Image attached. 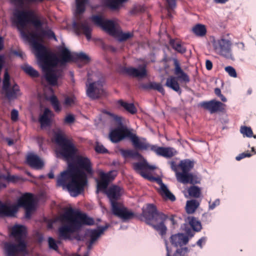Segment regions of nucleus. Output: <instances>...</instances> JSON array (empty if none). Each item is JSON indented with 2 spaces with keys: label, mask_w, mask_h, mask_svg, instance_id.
<instances>
[{
  "label": "nucleus",
  "mask_w": 256,
  "mask_h": 256,
  "mask_svg": "<svg viewBox=\"0 0 256 256\" xmlns=\"http://www.w3.org/2000/svg\"><path fill=\"white\" fill-rule=\"evenodd\" d=\"M74 162L79 170L81 169L88 174H93L92 164L90 158L82 156H76Z\"/></svg>",
  "instance_id": "18"
},
{
  "label": "nucleus",
  "mask_w": 256,
  "mask_h": 256,
  "mask_svg": "<svg viewBox=\"0 0 256 256\" xmlns=\"http://www.w3.org/2000/svg\"><path fill=\"white\" fill-rule=\"evenodd\" d=\"M51 110L46 108L44 110L43 114L40 116L39 121L42 128L50 125V120L48 118V115L51 114Z\"/></svg>",
  "instance_id": "35"
},
{
  "label": "nucleus",
  "mask_w": 256,
  "mask_h": 256,
  "mask_svg": "<svg viewBox=\"0 0 256 256\" xmlns=\"http://www.w3.org/2000/svg\"><path fill=\"white\" fill-rule=\"evenodd\" d=\"M168 219L170 220L173 226H174L176 224V222L174 220V215H172L170 218L168 217Z\"/></svg>",
  "instance_id": "62"
},
{
  "label": "nucleus",
  "mask_w": 256,
  "mask_h": 256,
  "mask_svg": "<svg viewBox=\"0 0 256 256\" xmlns=\"http://www.w3.org/2000/svg\"><path fill=\"white\" fill-rule=\"evenodd\" d=\"M5 97L8 100L16 99L18 96L20 95V90L18 86L15 84L11 88L3 91Z\"/></svg>",
  "instance_id": "28"
},
{
  "label": "nucleus",
  "mask_w": 256,
  "mask_h": 256,
  "mask_svg": "<svg viewBox=\"0 0 256 256\" xmlns=\"http://www.w3.org/2000/svg\"><path fill=\"white\" fill-rule=\"evenodd\" d=\"M87 183L86 174L79 170L74 162H69L68 169L60 172L56 178V186L68 190L74 196L84 191Z\"/></svg>",
  "instance_id": "4"
},
{
  "label": "nucleus",
  "mask_w": 256,
  "mask_h": 256,
  "mask_svg": "<svg viewBox=\"0 0 256 256\" xmlns=\"http://www.w3.org/2000/svg\"><path fill=\"white\" fill-rule=\"evenodd\" d=\"M26 162L31 168L36 170L42 168L44 166L43 161L38 156L34 154H30L27 156Z\"/></svg>",
  "instance_id": "24"
},
{
  "label": "nucleus",
  "mask_w": 256,
  "mask_h": 256,
  "mask_svg": "<svg viewBox=\"0 0 256 256\" xmlns=\"http://www.w3.org/2000/svg\"><path fill=\"white\" fill-rule=\"evenodd\" d=\"M212 44L214 52L225 58H230L231 56V42L224 38L214 40Z\"/></svg>",
  "instance_id": "13"
},
{
  "label": "nucleus",
  "mask_w": 256,
  "mask_h": 256,
  "mask_svg": "<svg viewBox=\"0 0 256 256\" xmlns=\"http://www.w3.org/2000/svg\"><path fill=\"white\" fill-rule=\"evenodd\" d=\"M199 202L196 200H188L186 204V211L188 214L194 213L199 206Z\"/></svg>",
  "instance_id": "38"
},
{
  "label": "nucleus",
  "mask_w": 256,
  "mask_h": 256,
  "mask_svg": "<svg viewBox=\"0 0 256 256\" xmlns=\"http://www.w3.org/2000/svg\"><path fill=\"white\" fill-rule=\"evenodd\" d=\"M214 93L218 96H220L222 94L221 90L219 88H216L214 89Z\"/></svg>",
  "instance_id": "64"
},
{
  "label": "nucleus",
  "mask_w": 256,
  "mask_h": 256,
  "mask_svg": "<svg viewBox=\"0 0 256 256\" xmlns=\"http://www.w3.org/2000/svg\"><path fill=\"white\" fill-rule=\"evenodd\" d=\"M220 204V200L218 199L216 200L213 202H209V208L210 210H214L216 206H218Z\"/></svg>",
  "instance_id": "58"
},
{
  "label": "nucleus",
  "mask_w": 256,
  "mask_h": 256,
  "mask_svg": "<svg viewBox=\"0 0 256 256\" xmlns=\"http://www.w3.org/2000/svg\"><path fill=\"white\" fill-rule=\"evenodd\" d=\"M35 48L37 52L40 66L44 72L46 80L51 86L57 84L58 80L62 76V72L60 70H54L58 64V58L54 55L47 52L46 47L42 44H38L34 41Z\"/></svg>",
  "instance_id": "5"
},
{
  "label": "nucleus",
  "mask_w": 256,
  "mask_h": 256,
  "mask_svg": "<svg viewBox=\"0 0 256 256\" xmlns=\"http://www.w3.org/2000/svg\"><path fill=\"white\" fill-rule=\"evenodd\" d=\"M142 215L146 223L151 226L161 236L166 234L168 228L165 222L168 218V215L158 211L153 204H146V207L142 208Z\"/></svg>",
  "instance_id": "6"
},
{
  "label": "nucleus",
  "mask_w": 256,
  "mask_h": 256,
  "mask_svg": "<svg viewBox=\"0 0 256 256\" xmlns=\"http://www.w3.org/2000/svg\"><path fill=\"white\" fill-rule=\"evenodd\" d=\"M156 180H158L160 183V193L162 196H164L168 199L173 202L176 200L174 196L170 192L166 186L162 182V180L160 179H156Z\"/></svg>",
  "instance_id": "34"
},
{
  "label": "nucleus",
  "mask_w": 256,
  "mask_h": 256,
  "mask_svg": "<svg viewBox=\"0 0 256 256\" xmlns=\"http://www.w3.org/2000/svg\"><path fill=\"white\" fill-rule=\"evenodd\" d=\"M14 6L20 8L24 7L28 10H20L14 14V22L22 36L35 48L34 41L38 44L45 37L56 39L54 33L50 29L42 28L44 24L42 16L36 14L34 10H30L31 4L41 2L44 0H10Z\"/></svg>",
  "instance_id": "1"
},
{
  "label": "nucleus",
  "mask_w": 256,
  "mask_h": 256,
  "mask_svg": "<svg viewBox=\"0 0 256 256\" xmlns=\"http://www.w3.org/2000/svg\"><path fill=\"white\" fill-rule=\"evenodd\" d=\"M122 71L124 73L133 78H144L147 75L146 64L140 66L138 68L133 67H124Z\"/></svg>",
  "instance_id": "20"
},
{
  "label": "nucleus",
  "mask_w": 256,
  "mask_h": 256,
  "mask_svg": "<svg viewBox=\"0 0 256 256\" xmlns=\"http://www.w3.org/2000/svg\"><path fill=\"white\" fill-rule=\"evenodd\" d=\"M225 70L226 72H227L228 74L233 78H236L237 76V74L236 72V71L235 69L231 66H228L225 68Z\"/></svg>",
  "instance_id": "52"
},
{
  "label": "nucleus",
  "mask_w": 256,
  "mask_h": 256,
  "mask_svg": "<svg viewBox=\"0 0 256 256\" xmlns=\"http://www.w3.org/2000/svg\"><path fill=\"white\" fill-rule=\"evenodd\" d=\"M18 112L15 109H13L11 112V119L13 121H16L18 119Z\"/></svg>",
  "instance_id": "57"
},
{
  "label": "nucleus",
  "mask_w": 256,
  "mask_h": 256,
  "mask_svg": "<svg viewBox=\"0 0 256 256\" xmlns=\"http://www.w3.org/2000/svg\"><path fill=\"white\" fill-rule=\"evenodd\" d=\"M74 60H80L87 64L90 62V58L85 53L80 52L74 54Z\"/></svg>",
  "instance_id": "43"
},
{
  "label": "nucleus",
  "mask_w": 256,
  "mask_h": 256,
  "mask_svg": "<svg viewBox=\"0 0 256 256\" xmlns=\"http://www.w3.org/2000/svg\"><path fill=\"white\" fill-rule=\"evenodd\" d=\"M104 113L109 116L120 126L112 130L109 134L110 140L117 143L126 138H129L134 147L139 150H150L158 156L169 158L176 154V150L171 147L158 146L150 144L146 138H140L136 134L132 133L126 126L122 125V118L108 111L104 110Z\"/></svg>",
  "instance_id": "2"
},
{
  "label": "nucleus",
  "mask_w": 256,
  "mask_h": 256,
  "mask_svg": "<svg viewBox=\"0 0 256 256\" xmlns=\"http://www.w3.org/2000/svg\"><path fill=\"white\" fill-rule=\"evenodd\" d=\"M240 132L248 137H252L253 134L252 128L246 126H242L240 128Z\"/></svg>",
  "instance_id": "47"
},
{
  "label": "nucleus",
  "mask_w": 256,
  "mask_h": 256,
  "mask_svg": "<svg viewBox=\"0 0 256 256\" xmlns=\"http://www.w3.org/2000/svg\"><path fill=\"white\" fill-rule=\"evenodd\" d=\"M58 50L60 58L58 59V62H60L62 64H64L74 60V54L72 55L70 51L66 48L61 46L58 48Z\"/></svg>",
  "instance_id": "25"
},
{
  "label": "nucleus",
  "mask_w": 256,
  "mask_h": 256,
  "mask_svg": "<svg viewBox=\"0 0 256 256\" xmlns=\"http://www.w3.org/2000/svg\"><path fill=\"white\" fill-rule=\"evenodd\" d=\"M170 163L171 168L176 172V176L178 182L184 184H200V178L196 174L190 172L195 164L194 160H180L178 164L174 161H172Z\"/></svg>",
  "instance_id": "7"
},
{
  "label": "nucleus",
  "mask_w": 256,
  "mask_h": 256,
  "mask_svg": "<svg viewBox=\"0 0 256 256\" xmlns=\"http://www.w3.org/2000/svg\"><path fill=\"white\" fill-rule=\"evenodd\" d=\"M128 0H106L105 5L112 10H117L120 6Z\"/></svg>",
  "instance_id": "37"
},
{
  "label": "nucleus",
  "mask_w": 256,
  "mask_h": 256,
  "mask_svg": "<svg viewBox=\"0 0 256 256\" xmlns=\"http://www.w3.org/2000/svg\"><path fill=\"white\" fill-rule=\"evenodd\" d=\"M188 252V248L186 247L181 248H178L176 250V252L180 255L184 256Z\"/></svg>",
  "instance_id": "56"
},
{
  "label": "nucleus",
  "mask_w": 256,
  "mask_h": 256,
  "mask_svg": "<svg viewBox=\"0 0 256 256\" xmlns=\"http://www.w3.org/2000/svg\"><path fill=\"white\" fill-rule=\"evenodd\" d=\"M86 95L92 100H96L104 95L103 84L97 81L86 84Z\"/></svg>",
  "instance_id": "14"
},
{
  "label": "nucleus",
  "mask_w": 256,
  "mask_h": 256,
  "mask_svg": "<svg viewBox=\"0 0 256 256\" xmlns=\"http://www.w3.org/2000/svg\"><path fill=\"white\" fill-rule=\"evenodd\" d=\"M116 176V172L114 171H110L107 173L102 171L100 172L99 173L100 180L97 183V190H106L110 182Z\"/></svg>",
  "instance_id": "17"
},
{
  "label": "nucleus",
  "mask_w": 256,
  "mask_h": 256,
  "mask_svg": "<svg viewBox=\"0 0 256 256\" xmlns=\"http://www.w3.org/2000/svg\"><path fill=\"white\" fill-rule=\"evenodd\" d=\"M94 24L100 27L110 35L114 36L118 30L114 22L112 20H104L100 15H92L90 18Z\"/></svg>",
  "instance_id": "12"
},
{
  "label": "nucleus",
  "mask_w": 256,
  "mask_h": 256,
  "mask_svg": "<svg viewBox=\"0 0 256 256\" xmlns=\"http://www.w3.org/2000/svg\"><path fill=\"white\" fill-rule=\"evenodd\" d=\"M141 87L146 90H156L161 93L162 95L165 94V90L160 83H156V82H150L146 84H142L141 86Z\"/></svg>",
  "instance_id": "29"
},
{
  "label": "nucleus",
  "mask_w": 256,
  "mask_h": 256,
  "mask_svg": "<svg viewBox=\"0 0 256 256\" xmlns=\"http://www.w3.org/2000/svg\"><path fill=\"white\" fill-rule=\"evenodd\" d=\"M192 32L198 37L204 36L207 32L206 26L201 24H195L192 29Z\"/></svg>",
  "instance_id": "31"
},
{
  "label": "nucleus",
  "mask_w": 256,
  "mask_h": 256,
  "mask_svg": "<svg viewBox=\"0 0 256 256\" xmlns=\"http://www.w3.org/2000/svg\"><path fill=\"white\" fill-rule=\"evenodd\" d=\"M114 36L118 38L119 41L124 42L134 36V34L132 32H124L122 31H117L116 34Z\"/></svg>",
  "instance_id": "41"
},
{
  "label": "nucleus",
  "mask_w": 256,
  "mask_h": 256,
  "mask_svg": "<svg viewBox=\"0 0 256 256\" xmlns=\"http://www.w3.org/2000/svg\"><path fill=\"white\" fill-rule=\"evenodd\" d=\"M188 192L190 196L198 198L200 196L201 190L198 186H193L188 188Z\"/></svg>",
  "instance_id": "44"
},
{
  "label": "nucleus",
  "mask_w": 256,
  "mask_h": 256,
  "mask_svg": "<svg viewBox=\"0 0 256 256\" xmlns=\"http://www.w3.org/2000/svg\"><path fill=\"white\" fill-rule=\"evenodd\" d=\"M10 76L7 71H6L4 74V78L2 82V90H7L8 88H10Z\"/></svg>",
  "instance_id": "45"
},
{
  "label": "nucleus",
  "mask_w": 256,
  "mask_h": 256,
  "mask_svg": "<svg viewBox=\"0 0 256 256\" xmlns=\"http://www.w3.org/2000/svg\"><path fill=\"white\" fill-rule=\"evenodd\" d=\"M24 71L32 78H38L40 76L38 72L34 70L32 66L26 64L22 67Z\"/></svg>",
  "instance_id": "40"
},
{
  "label": "nucleus",
  "mask_w": 256,
  "mask_h": 256,
  "mask_svg": "<svg viewBox=\"0 0 256 256\" xmlns=\"http://www.w3.org/2000/svg\"><path fill=\"white\" fill-rule=\"evenodd\" d=\"M76 98L74 96H66L64 98L63 104L66 106H72L75 104Z\"/></svg>",
  "instance_id": "46"
},
{
  "label": "nucleus",
  "mask_w": 256,
  "mask_h": 256,
  "mask_svg": "<svg viewBox=\"0 0 256 256\" xmlns=\"http://www.w3.org/2000/svg\"><path fill=\"white\" fill-rule=\"evenodd\" d=\"M117 104L120 106L124 108L126 111L131 114H135L137 112V109L132 103H128L123 101L122 100H120L117 102Z\"/></svg>",
  "instance_id": "36"
},
{
  "label": "nucleus",
  "mask_w": 256,
  "mask_h": 256,
  "mask_svg": "<svg viewBox=\"0 0 256 256\" xmlns=\"http://www.w3.org/2000/svg\"><path fill=\"white\" fill-rule=\"evenodd\" d=\"M0 178L10 182H16L18 180V178L17 176L10 175V174H8L6 176L2 175Z\"/></svg>",
  "instance_id": "49"
},
{
  "label": "nucleus",
  "mask_w": 256,
  "mask_h": 256,
  "mask_svg": "<svg viewBox=\"0 0 256 256\" xmlns=\"http://www.w3.org/2000/svg\"><path fill=\"white\" fill-rule=\"evenodd\" d=\"M86 3L76 2V12L81 14L85 11V4Z\"/></svg>",
  "instance_id": "50"
},
{
  "label": "nucleus",
  "mask_w": 256,
  "mask_h": 256,
  "mask_svg": "<svg viewBox=\"0 0 256 256\" xmlns=\"http://www.w3.org/2000/svg\"><path fill=\"white\" fill-rule=\"evenodd\" d=\"M4 48V39L2 36H0V51L2 50Z\"/></svg>",
  "instance_id": "63"
},
{
  "label": "nucleus",
  "mask_w": 256,
  "mask_h": 256,
  "mask_svg": "<svg viewBox=\"0 0 256 256\" xmlns=\"http://www.w3.org/2000/svg\"><path fill=\"white\" fill-rule=\"evenodd\" d=\"M170 44L176 51L180 54H184L186 52V49L181 41L176 40H170Z\"/></svg>",
  "instance_id": "33"
},
{
  "label": "nucleus",
  "mask_w": 256,
  "mask_h": 256,
  "mask_svg": "<svg viewBox=\"0 0 256 256\" xmlns=\"http://www.w3.org/2000/svg\"><path fill=\"white\" fill-rule=\"evenodd\" d=\"M132 166L134 170L144 178L150 180H156V178L150 176L147 172L148 170H154L156 168L155 166L150 165L146 160L140 162H134Z\"/></svg>",
  "instance_id": "15"
},
{
  "label": "nucleus",
  "mask_w": 256,
  "mask_h": 256,
  "mask_svg": "<svg viewBox=\"0 0 256 256\" xmlns=\"http://www.w3.org/2000/svg\"><path fill=\"white\" fill-rule=\"evenodd\" d=\"M206 68L210 70H211L212 68V62L208 60H207L206 62Z\"/></svg>",
  "instance_id": "60"
},
{
  "label": "nucleus",
  "mask_w": 256,
  "mask_h": 256,
  "mask_svg": "<svg viewBox=\"0 0 256 256\" xmlns=\"http://www.w3.org/2000/svg\"><path fill=\"white\" fill-rule=\"evenodd\" d=\"M108 228V226H99L98 230H92L90 232V244H92Z\"/></svg>",
  "instance_id": "30"
},
{
  "label": "nucleus",
  "mask_w": 256,
  "mask_h": 256,
  "mask_svg": "<svg viewBox=\"0 0 256 256\" xmlns=\"http://www.w3.org/2000/svg\"><path fill=\"white\" fill-rule=\"evenodd\" d=\"M112 210L114 214L124 220H130L135 216V214L126 208H121L118 205L116 206V204L113 206V208Z\"/></svg>",
  "instance_id": "21"
},
{
  "label": "nucleus",
  "mask_w": 256,
  "mask_h": 256,
  "mask_svg": "<svg viewBox=\"0 0 256 256\" xmlns=\"http://www.w3.org/2000/svg\"><path fill=\"white\" fill-rule=\"evenodd\" d=\"M170 241L172 244L176 247L186 245L188 242V236L183 234H177L170 236Z\"/></svg>",
  "instance_id": "26"
},
{
  "label": "nucleus",
  "mask_w": 256,
  "mask_h": 256,
  "mask_svg": "<svg viewBox=\"0 0 256 256\" xmlns=\"http://www.w3.org/2000/svg\"><path fill=\"white\" fill-rule=\"evenodd\" d=\"M62 223L65 224L58 230V236L62 240H70V234L79 232L83 226L94 224L93 218L79 210L68 208L60 216Z\"/></svg>",
  "instance_id": "3"
},
{
  "label": "nucleus",
  "mask_w": 256,
  "mask_h": 256,
  "mask_svg": "<svg viewBox=\"0 0 256 256\" xmlns=\"http://www.w3.org/2000/svg\"><path fill=\"white\" fill-rule=\"evenodd\" d=\"M76 118L74 114H68L65 117L64 122L65 124H70L75 122Z\"/></svg>",
  "instance_id": "51"
},
{
  "label": "nucleus",
  "mask_w": 256,
  "mask_h": 256,
  "mask_svg": "<svg viewBox=\"0 0 256 256\" xmlns=\"http://www.w3.org/2000/svg\"><path fill=\"white\" fill-rule=\"evenodd\" d=\"M176 0H166V8L170 16V10H173L176 7Z\"/></svg>",
  "instance_id": "48"
},
{
  "label": "nucleus",
  "mask_w": 256,
  "mask_h": 256,
  "mask_svg": "<svg viewBox=\"0 0 256 256\" xmlns=\"http://www.w3.org/2000/svg\"><path fill=\"white\" fill-rule=\"evenodd\" d=\"M72 26L78 34H83L88 39L91 38L92 28L87 20L80 22H74Z\"/></svg>",
  "instance_id": "19"
},
{
  "label": "nucleus",
  "mask_w": 256,
  "mask_h": 256,
  "mask_svg": "<svg viewBox=\"0 0 256 256\" xmlns=\"http://www.w3.org/2000/svg\"><path fill=\"white\" fill-rule=\"evenodd\" d=\"M17 211L16 206H8L0 201V217L12 216Z\"/></svg>",
  "instance_id": "27"
},
{
  "label": "nucleus",
  "mask_w": 256,
  "mask_h": 256,
  "mask_svg": "<svg viewBox=\"0 0 256 256\" xmlns=\"http://www.w3.org/2000/svg\"><path fill=\"white\" fill-rule=\"evenodd\" d=\"M4 63V56L0 55V72H1Z\"/></svg>",
  "instance_id": "61"
},
{
  "label": "nucleus",
  "mask_w": 256,
  "mask_h": 256,
  "mask_svg": "<svg viewBox=\"0 0 256 256\" xmlns=\"http://www.w3.org/2000/svg\"><path fill=\"white\" fill-rule=\"evenodd\" d=\"M48 246L50 248L57 250L58 249V245L55 240L52 237H50L48 239Z\"/></svg>",
  "instance_id": "53"
},
{
  "label": "nucleus",
  "mask_w": 256,
  "mask_h": 256,
  "mask_svg": "<svg viewBox=\"0 0 256 256\" xmlns=\"http://www.w3.org/2000/svg\"><path fill=\"white\" fill-rule=\"evenodd\" d=\"M48 100L50 102V104L56 112H59L62 110V107L57 97L56 96L52 95L50 96Z\"/></svg>",
  "instance_id": "42"
},
{
  "label": "nucleus",
  "mask_w": 256,
  "mask_h": 256,
  "mask_svg": "<svg viewBox=\"0 0 256 256\" xmlns=\"http://www.w3.org/2000/svg\"><path fill=\"white\" fill-rule=\"evenodd\" d=\"M188 223L194 230L200 232L202 229V225L200 221L193 216H189L188 218Z\"/></svg>",
  "instance_id": "39"
},
{
  "label": "nucleus",
  "mask_w": 256,
  "mask_h": 256,
  "mask_svg": "<svg viewBox=\"0 0 256 256\" xmlns=\"http://www.w3.org/2000/svg\"><path fill=\"white\" fill-rule=\"evenodd\" d=\"M96 152L98 154H106L108 152L107 149H106L104 146L97 144L94 148Z\"/></svg>",
  "instance_id": "54"
},
{
  "label": "nucleus",
  "mask_w": 256,
  "mask_h": 256,
  "mask_svg": "<svg viewBox=\"0 0 256 256\" xmlns=\"http://www.w3.org/2000/svg\"><path fill=\"white\" fill-rule=\"evenodd\" d=\"M206 238L205 237H202L201 238L200 240H198L196 242V244L200 246V248H202V243H205L206 242Z\"/></svg>",
  "instance_id": "59"
},
{
  "label": "nucleus",
  "mask_w": 256,
  "mask_h": 256,
  "mask_svg": "<svg viewBox=\"0 0 256 256\" xmlns=\"http://www.w3.org/2000/svg\"><path fill=\"white\" fill-rule=\"evenodd\" d=\"M11 236H13L16 242H26L24 238L26 235V229L22 225L16 224L11 229Z\"/></svg>",
  "instance_id": "23"
},
{
  "label": "nucleus",
  "mask_w": 256,
  "mask_h": 256,
  "mask_svg": "<svg viewBox=\"0 0 256 256\" xmlns=\"http://www.w3.org/2000/svg\"><path fill=\"white\" fill-rule=\"evenodd\" d=\"M122 190L120 186L116 185L112 186L107 190L106 194L110 202L112 208H113L114 204H116V206L118 205L116 201L121 196L120 192Z\"/></svg>",
  "instance_id": "22"
},
{
  "label": "nucleus",
  "mask_w": 256,
  "mask_h": 256,
  "mask_svg": "<svg viewBox=\"0 0 256 256\" xmlns=\"http://www.w3.org/2000/svg\"><path fill=\"white\" fill-rule=\"evenodd\" d=\"M173 61L174 66V73L176 76H171L168 78L165 85L180 94L182 90L178 80L182 83L188 84L190 82V78L188 74L182 70L178 60L174 58Z\"/></svg>",
  "instance_id": "8"
},
{
  "label": "nucleus",
  "mask_w": 256,
  "mask_h": 256,
  "mask_svg": "<svg viewBox=\"0 0 256 256\" xmlns=\"http://www.w3.org/2000/svg\"><path fill=\"white\" fill-rule=\"evenodd\" d=\"M198 106L209 111L210 114L217 112H222L225 110L226 105L216 100H212L210 101L202 102L198 104Z\"/></svg>",
  "instance_id": "16"
},
{
  "label": "nucleus",
  "mask_w": 256,
  "mask_h": 256,
  "mask_svg": "<svg viewBox=\"0 0 256 256\" xmlns=\"http://www.w3.org/2000/svg\"><path fill=\"white\" fill-rule=\"evenodd\" d=\"M252 156V154L247 151L246 152H244L239 154L238 156H236V160L239 161L242 160L244 158L246 157H250Z\"/></svg>",
  "instance_id": "55"
},
{
  "label": "nucleus",
  "mask_w": 256,
  "mask_h": 256,
  "mask_svg": "<svg viewBox=\"0 0 256 256\" xmlns=\"http://www.w3.org/2000/svg\"><path fill=\"white\" fill-rule=\"evenodd\" d=\"M18 206L25 210V217L30 218L32 213L36 210L35 200L32 194L26 193L18 200Z\"/></svg>",
  "instance_id": "11"
},
{
  "label": "nucleus",
  "mask_w": 256,
  "mask_h": 256,
  "mask_svg": "<svg viewBox=\"0 0 256 256\" xmlns=\"http://www.w3.org/2000/svg\"><path fill=\"white\" fill-rule=\"evenodd\" d=\"M55 143L60 147V154L66 160L72 158L77 150L71 140L68 139L61 132L55 133L54 135Z\"/></svg>",
  "instance_id": "9"
},
{
  "label": "nucleus",
  "mask_w": 256,
  "mask_h": 256,
  "mask_svg": "<svg viewBox=\"0 0 256 256\" xmlns=\"http://www.w3.org/2000/svg\"><path fill=\"white\" fill-rule=\"evenodd\" d=\"M5 256H20L28 254L26 242H18L16 244L12 242H5L3 246Z\"/></svg>",
  "instance_id": "10"
},
{
  "label": "nucleus",
  "mask_w": 256,
  "mask_h": 256,
  "mask_svg": "<svg viewBox=\"0 0 256 256\" xmlns=\"http://www.w3.org/2000/svg\"><path fill=\"white\" fill-rule=\"evenodd\" d=\"M122 156L126 159L128 158H142V156L138 152L132 150H124L120 148L119 150Z\"/></svg>",
  "instance_id": "32"
}]
</instances>
